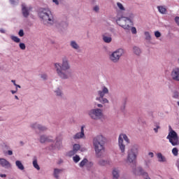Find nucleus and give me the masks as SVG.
Segmentation results:
<instances>
[{
  "label": "nucleus",
  "mask_w": 179,
  "mask_h": 179,
  "mask_svg": "<svg viewBox=\"0 0 179 179\" xmlns=\"http://www.w3.org/2000/svg\"><path fill=\"white\" fill-rule=\"evenodd\" d=\"M70 45H71V47L72 48H73L74 50H78V49H79V45H78V44L76 43V42L74 41H71Z\"/></svg>",
  "instance_id": "obj_24"
},
{
  "label": "nucleus",
  "mask_w": 179,
  "mask_h": 179,
  "mask_svg": "<svg viewBox=\"0 0 179 179\" xmlns=\"http://www.w3.org/2000/svg\"><path fill=\"white\" fill-rule=\"evenodd\" d=\"M16 92H17V90H16V91L11 90V93H12L13 94H15V93H16Z\"/></svg>",
  "instance_id": "obj_53"
},
{
  "label": "nucleus",
  "mask_w": 179,
  "mask_h": 179,
  "mask_svg": "<svg viewBox=\"0 0 179 179\" xmlns=\"http://www.w3.org/2000/svg\"><path fill=\"white\" fill-rule=\"evenodd\" d=\"M20 48L21 50H26V45L24 43H20Z\"/></svg>",
  "instance_id": "obj_36"
},
{
  "label": "nucleus",
  "mask_w": 179,
  "mask_h": 179,
  "mask_svg": "<svg viewBox=\"0 0 179 179\" xmlns=\"http://www.w3.org/2000/svg\"><path fill=\"white\" fill-rule=\"evenodd\" d=\"M38 15L41 19H43L45 22H48L49 24H54V16H52V13L49 8H41Z\"/></svg>",
  "instance_id": "obj_4"
},
{
  "label": "nucleus",
  "mask_w": 179,
  "mask_h": 179,
  "mask_svg": "<svg viewBox=\"0 0 179 179\" xmlns=\"http://www.w3.org/2000/svg\"><path fill=\"white\" fill-rule=\"evenodd\" d=\"M171 78L176 82H179V68L174 69L171 73Z\"/></svg>",
  "instance_id": "obj_12"
},
{
  "label": "nucleus",
  "mask_w": 179,
  "mask_h": 179,
  "mask_svg": "<svg viewBox=\"0 0 179 179\" xmlns=\"http://www.w3.org/2000/svg\"><path fill=\"white\" fill-rule=\"evenodd\" d=\"M145 166L148 169H149L150 166V162L145 161Z\"/></svg>",
  "instance_id": "obj_44"
},
{
  "label": "nucleus",
  "mask_w": 179,
  "mask_h": 179,
  "mask_svg": "<svg viewBox=\"0 0 179 179\" xmlns=\"http://www.w3.org/2000/svg\"><path fill=\"white\" fill-rule=\"evenodd\" d=\"M145 36L146 40H150V34H149V32L148 31L145 32Z\"/></svg>",
  "instance_id": "obj_35"
},
{
  "label": "nucleus",
  "mask_w": 179,
  "mask_h": 179,
  "mask_svg": "<svg viewBox=\"0 0 179 179\" xmlns=\"http://www.w3.org/2000/svg\"><path fill=\"white\" fill-rule=\"evenodd\" d=\"M62 139V138L61 137L57 138V143H56L57 144L55 148H58V145H61Z\"/></svg>",
  "instance_id": "obj_34"
},
{
  "label": "nucleus",
  "mask_w": 179,
  "mask_h": 179,
  "mask_svg": "<svg viewBox=\"0 0 179 179\" xmlns=\"http://www.w3.org/2000/svg\"><path fill=\"white\" fill-rule=\"evenodd\" d=\"M41 78L43 79V80H45V79H47V74L45 73L42 74Z\"/></svg>",
  "instance_id": "obj_42"
},
{
  "label": "nucleus",
  "mask_w": 179,
  "mask_h": 179,
  "mask_svg": "<svg viewBox=\"0 0 179 179\" xmlns=\"http://www.w3.org/2000/svg\"><path fill=\"white\" fill-rule=\"evenodd\" d=\"M79 150H80V152H85V150H86V148H81L80 145L74 144L73 146V150L69 152L68 155L70 157L73 156V155H76V153H78Z\"/></svg>",
  "instance_id": "obj_11"
},
{
  "label": "nucleus",
  "mask_w": 179,
  "mask_h": 179,
  "mask_svg": "<svg viewBox=\"0 0 179 179\" xmlns=\"http://www.w3.org/2000/svg\"><path fill=\"white\" fill-rule=\"evenodd\" d=\"M55 93H56V95H57V96H60V97L62 96V89L58 87V88L55 91Z\"/></svg>",
  "instance_id": "obj_27"
},
{
  "label": "nucleus",
  "mask_w": 179,
  "mask_h": 179,
  "mask_svg": "<svg viewBox=\"0 0 179 179\" xmlns=\"http://www.w3.org/2000/svg\"><path fill=\"white\" fill-rule=\"evenodd\" d=\"M122 179H125V178H122Z\"/></svg>",
  "instance_id": "obj_56"
},
{
  "label": "nucleus",
  "mask_w": 179,
  "mask_h": 179,
  "mask_svg": "<svg viewBox=\"0 0 179 179\" xmlns=\"http://www.w3.org/2000/svg\"><path fill=\"white\" fill-rule=\"evenodd\" d=\"M98 164H99V166H107V164H110V161L109 160L100 159L98 162Z\"/></svg>",
  "instance_id": "obj_21"
},
{
  "label": "nucleus",
  "mask_w": 179,
  "mask_h": 179,
  "mask_svg": "<svg viewBox=\"0 0 179 179\" xmlns=\"http://www.w3.org/2000/svg\"><path fill=\"white\" fill-rule=\"evenodd\" d=\"M8 155L9 156H12V155H13V152H12V150H8Z\"/></svg>",
  "instance_id": "obj_46"
},
{
  "label": "nucleus",
  "mask_w": 179,
  "mask_h": 179,
  "mask_svg": "<svg viewBox=\"0 0 179 179\" xmlns=\"http://www.w3.org/2000/svg\"><path fill=\"white\" fill-rule=\"evenodd\" d=\"M54 65L57 74L59 78L62 79H69V78H71V72L68 71L71 69V66L69 65L68 59H63L62 65L59 63H55Z\"/></svg>",
  "instance_id": "obj_2"
},
{
  "label": "nucleus",
  "mask_w": 179,
  "mask_h": 179,
  "mask_svg": "<svg viewBox=\"0 0 179 179\" xmlns=\"http://www.w3.org/2000/svg\"><path fill=\"white\" fill-rule=\"evenodd\" d=\"M122 55H124V49H117L110 55L109 58L112 62H118Z\"/></svg>",
  "instance_id": "obj_10"
},
{
  "label": "nucleus",
  "mask_w": 179,
  "mask_h": 179,
  "mask_svg": "<svg viewBox=\"0 0 179 179\" xmlns=\"http://www.w3.org/2000/svg\"><path fill=\"white\" fill-rule=\"evenodd\" d=\"M59 27H68V22H62L59 23Z\"/></svg>",
  "instance_id": "obj_31"
},
{
  "label": "nucleus",
  "mask_w": 179,
  "mask_h": 179,
  "mask_svg": "<svg viewBox=\"0 0 179 179\" xmlns=\"http://www.w3.org/2000/svg\"><path fill=\"white\" fill-rule=\"evenodd\" d=\"M22 10L23 16L27 17V16H29V8L26 7V4L23 3L22 5Z\"/></svg>",
  "instance_id": "obj_17"
},
{
  "label": "nucleus",
  "mask_w": 179,
  "mask_h": 179,
  "mask_svg": "<svg viewBox=\"0 0 179 179\" xmlns=\"http://www.w3.org/2000/svg\"><path fill=\"white\" fill-rule=\"evenodd\" d=\"M15 99H16V100H19V97H17V96H15Z\"/></svg>",
  "instance_id": "obj_55"
},
{
  "label": "nucleus",
  "mask_w": 179,
  "mask_h": 179,
  "mask_svg": "<svg viewBox=\"0 0 179 179\" xmlns=\"http://www.w3.org/2000/svg\"><path fill=\"white\" fill-rule=\"evenodd\" d=\"M155 37H157V38H159V37H160V36H162V34H160L159 32V31H157L155 32Z\"/></svg>",
  "instance_id": "obj_37"
},
{
  "label": "nucleus",
  "mask_w": 179,
  "mask_h": 179,
  "mask_svg": "<svg viewBox=\"0 0 179 179\" xmlns=\"http://www.w3.org/2000/svg\"><path fill=\"white\" fill-rule=\"evenodd\" d=\"M59 1L61 0H52V2H54L55 5H59Z\"/></svg>",
  "instance_id": "obj_43"
},
{
  "label": "nucleus",
  "mask_w": 179,
  "mask_h": 179,
  "mask_svg": "<svg viewBox=\"0 0 179 179\" xmlns=\"http://www.w3.org/2000/svg\"><path fill=\"white\" fill-rule=\"evenodd\" d=\"M133 52H134V54L136 55H141V49L139 48H138L136 46H134L133 48Z\"/></svg>",
  "instance_id": "obj_25"
},
{
  "label": "nucleus",
  "mask_w": 179,
  "mask_h": 179,
  "mask_svg": "<svg viewBox=\"0 0 179 179\" xmlns=\"http://www.w3.org/2000/svg\"><path fill=\"white\" fill-rule=\"evenodd\" d=\"M12 83H13L14 86L16 85V81L15 80H11Z\"/></svg>",
  "instance_id": "obj_50"
},
{
  "label": "nucleus",
  "mask_w": 179,
  "mask_h": 179,
  "mask_svg": "<svg viewBox=\"0 0 179 179\" xmlns=\"http://www.w3.org/2000/svg\"><path fill=\"white\" fill-rule=\"evenodd\" d=\"M15 164L19 170H24V166H23V164H22V162L16 161Z\"/></svg>",
  "instance_id": "obj_23"
},
{
  "label": "nucleus",
  "mask_w": 179,
  "mask_h": 179,
  "mask_svg": "<svg viewBox=\"0 0 179 179\" xmlns=\"http://www.w3.org/2000/svg\"><path fill=\"white\" fill-rule=\"evenodd\" d=\"M157 157L158 159V162L160 163H164V162H166V157H164V156H163L160 152L157 155Z\"/></svg>",
  "instance_id": "obj_19"
},
{
  "label": "nucleus",
  "mask_w": 179,
  "mask_h": 179,
  "mask_svg": "<svg viewBox=\"0 0 179 179\" xmlns=\"http://www.w3.org/2000/svg\"><path fill=\"white\" fill-rule=\"evenodd\" d=\"M18 34L20 37H23V36H24V32L23 31V29L20 30Z\"/></svg>",
  "instance_id": "obj_38"
},
{
  "label": "nucleus",
  "mask_w": 179,
  "mask_h": 179,
  "mask_svg": "<svg viewBox=\"0 0 179 179\" xmlns=\"http://www.w3.org/2000/svg\"><path fill=\"white\" fill-rule=\"evenodd\" d=\"M0 177H1L2 178H5L6 177V174H0Z\"/></svg>",
  "instance_id": "obj_47"
},
{
  "label": "nucleus",
  "mask_w": 179,
  "mask_h": 179,
  "mask_svg": "<svg viewBox=\"0 0 179 179\" xmlns=\"http://www.w3.org/2000/svg\"><path fill=\"white\" fill-rule=\"evenodd\" d=\"M93 9L94 12H99V10H100V8L99 7V6H95Z\"/></svg>",
  "instance_id": "obj_39"
},
{
  "label": "nucleus",
  "mask_w": 179,
  "mask_h": 179,
  "mask_svg": "<svg viewBox=\"0 0 179 179\" xmlns=\"http://www.w3.org/2000/svg\"><path fill=\"white\" fill-rule=\"evenodd\" d=\"M166 139H169L170 143L172 146H178L179 145V138L178 134L171 128V126H169V133L166 137Z\"/></svg>",
  "instance_id": "obj_5"
},
{
  "label": "nucleus",
  "mask_w": 179,
  "mask_h": 179,
  "mask_svg": "<svg viewBox=\"0 0 179 179\" xmlns=\"http://www.w3.org/2000/svg\"><path fill=\"white\" fill-rule=\"evenodd\" d=\"M108 93V89L106 87H102V90L98 91V96L96 99L98 101H100V103H103V104H106V103H108V99L104 98V95L107 94Z\"/></svg>",
  "instance_id": "obj_9"
},
{
  "label": "nucleus",
  "mask_w": 179,
  "mask_h": 179,
  "mask_svg": "<svg viewBox=\"0 0 179 179\" xmlns=\"http://www.w3.org/2000/svg\"><path fill=\"white\" fill-rule=\"evenodd\" d=\"M159 128H160V127L157 126V128L154 129L155 132H157V129H159Z\"/></svg>",
  "instance_id": "obj_49"
},
{
  "label": "nucleus",
  "mask_w": 179,
  "mask_h": 179,
  "mask_svg": "<svg viewBox=\"0 0 179 179\" xmlns=\"http://www.w3.org/2000/svg\"><path fill=\"white\" fill-rule=\"evenodd\" d=\"M113 179L120 178V170L118 168H114L112 171Z\"/></svg>",
  "instance_id": "obj_16"
},
{
  "label": "nucleus",
  "mask_w": 179,
  "mask_h": 179,
  "mask_svg": "<svg viewBox=\"0 0 179 179\" xmlns=\"http://www.w3.org/2000/svg\"><path fill=\"white\" fill-rule=\"evenodd\" d=\"M85 136V126L81 127V130L80 133H77L74 136V139H81V138H83Z\"/></svg>",
  "instance_id": "obj_14"
},
{
  "label": "nucleus",
  "mask_w": 179,
  "mask_h": 179,
  "mask_svg": "<svg viewBox=\"0 0 179 179\" xmlns=\"http://www.w3.org/2000/svg\"><path fill=\"white\" fill-rule=\"evenodd\" d=\"M138 146L134 145L128 150L127 162L129 163H135L136 157L138 156Z\"/></svg>",
  "instance_id": "obj_6"
},
{
  "label": "nucleus",
  "mask_w": 179,
  "mask_h": 179,
  "mask_svg": "<svg viewBox=\"0 0 179 179\" xmlns=\"http://www.w3.org/2000/svg\"><path fill=\"white\" fill-rule=\"evenodd\" d=\"M172 153L173 156H178V149L177 148H173L172 150Z\"/></svg>",
  "instance_id": "obj_32"
},
{
  "label": "nucleus",
  "mask_w": 179,
  "mask_h": 179,
  "mask_svg": "<svg viewBox=\"0 0 179 179\" xmlns=\"http://www.w3.org/2000/svg\"><path fill=\"white\" fill-rule=\"evenodd\" d=\"M103 40L105 43H110V41H113V38L111 36H107L106 35L103 36Z\"/></svg>",
  "instance_id": "obj_26"
},
{
  "label": "nucleus",
  "mask_w": 179,
  "mask_h": 179,
  "mask_svg": "<svg viewBox=\"0 0 179 179\" xmlns=\"http://www.w3.org/2000/svg\"><path fill=\"white\" fill-rule=\"evenodd\" d=\"M73 160L75 163H78V162L80 161V157H79L78 155H76L73 157Z\"/></svg>",
  "instance_id": "obj_33"
},
{
  "label": "nucleus",
  "mask_w": 179,
  "mask_h": 179,
  "mask_svg": "<svg viewBox=\"0 0 179 179\" xmlns=\"http://www.w3.org/2000/svg\"><path fill=\"white\" fill-rule=\"evenodd\" d=\"M173 97L175 99H178V94L176 93L174 95H173Z\"/></svg>",
  "instance_id": "obj_48"
},
{
  "label": "nucleus",
  "mask_w": 179,
  "mask_h": 179,
  "mask_svg": "<svg viewBox=\"0 0 179 179\" xmlns=\"http://www.w3.org/2000/svg\"><path fill=\"white\" fill-rule=\"evenodd\" d=\"M148 156L150 157H153V156H155V154H153V152H150L148 153Z\"/></svg>",
  "instance_id": "obj_45"
},
{
  "label": "nucleus",
  "mask_w": 179,
  "mask_h": 179,
  "mask_svg": "<svg viewBox=\"0 0 179 179\" xmlns=\"http://www.w3.org/2000/svg\"><path fill=\"white\" fill-rule=\"evenodd\" d=\"M124 141H125V142L127 143H129V139L128 138V136H127L126 134H122L119 136L118 145L122 155L125 153V145H124Z\"/></svg>",
  "instance_id": "obj_8"
},
{
  "label": "nucleus",
  "mask_w": 179,
  "mask_h": 179,
  "mask_svg": "<svg viewBox=\"0 0 179 179\" xmlns=\"http://www.w3.org/2000/svg\"><path fill=\"white\" fill-rule=\"evenodd\" d=\"M31 128H33L34 129H38L41 131H47V127L42 126L41 124H38L37 123H34L31 125Z\"/></svg>",
  "instance_id": "obj_13"
},
{
  "label": "nucleus",
  "mask_w": 179,
  "mask_h": 179,
  "mask_svg": "<svg viewBox=\"0 0 179 179\" xmlns=\"http://www.w3.org/2000/svg\"><path fill=\"white\" fill-rule=\"evenodd\" d=\"M1 33H5V31L3 29H0Z\"/></svg>",
  "instance_id": "obj_54"
},
{
  "label": "nucleus",
  "mask_w": 179,
  "mask_h": 179,
  "mask_svg": "<svg viewBox=\"0 0 179 179\" xmlns=\"http://www.w3.org/2000/svg\"><path fill=\"white\" fill-rule=\"evenodd\" d=\"M0 165L5 169H9L10 167V163L3 158L0 159Z\"/></svg>",
  "instance_id": "obj_15"
},
{
  "label": "nucleus",
  "mask_w": 179,
  "mask_h": 179,
  "mask_svg": "<svg viewBox=\"0 0 179 179\" xmlns=\"http://www.w3.org/2000/svg\"><path fill=\"white\" fill-rule=\"evenodd\" d=\"M10 1L13 5H15V3L19 2V0H10Z\"/></svg>",
  "instance_id": "obj_41"
},
{
  "label": "nucleus",
  "mask_w": 179,
  "mask_h": 179,
  "mask_svg": "<svg viewBox=\"0 0 179 179\" xmlns=\"http://www.w3.org/2000/svg\"><path fill=\"white\" fill-rule=\"evenodd\" d=\"M157 9H158L159 12L160 13H162L163 15H164V13H166V12H167V9L166 8V7H164L163 6H157Z\"/></svg>",
  "instance_id": "obj_22"
},
{
  "label": "nucleus",
  "mask_w": 179,
  "mask_h": 179,
  "mask_svg": "<svg viewBox=\"0 0 179 179\" xmlns=\"http://www.w3.org/2000/svg\"><path fill=\"white\" fill-rule=\"evenodd\" d=\"M104 142H106V138L103 136V135H98L94 138L93 146L94 148L96 157H102L103 153L106 152Z\"/></svg>",
  "instance_id": "obj_3"
},
{
  "label": "nucleus",
  "mask_w": 179,
  "mask_h": 179,
  "mask_svg": "<svg viewBox=\"0 0 179 179\" xmlns=\"http://www.w3.org/2000/svg\"><path fill=\"white\" fill-rule=\"evenodd\" d=\"M131 33L133 34H136L137 31H136V27H131Z\"/></svg>",
  "instance_id": "obj_40"
},
{
  "label": "nucleus",
  "mask_w": 179,
  "mask_h": 179,
  "mask_svg": "<svg viewBox=\"0 0 179 179\" xmlns=\"http://www.w3.org/2000/svg\"><path fill=\"white\" fill-rule=\"evenodd\" d=\"M88 114L92 120H101L103 118V110L100 108L92 109L88 112Z\"/></svg>",
  "instance_id": "obj_7"
},
{
  "label": "nucleus",
  "mask_w": 179,
  "mask_h": 179,
  "mask_svg": "<svg viewBox=\"0 0 179 179\" xmlns=\"http://www.w3.org/2000/svg\"><path fill=\"white\" fill-rule=\"evenodd\" d=\"M117 6L119 10H120L117 15L118 16H121L117 17L116 20L117 24L122 27V29H124L125 30H129L131 27L134 25V23L132 22V20L131 19L124 17V12L125 11V7H124V5L122 3L117 2Z\"/></svg>",
  "instance_id": "obj_1"
},
{
  "label": "nucleus",
  "mask_w": 179,
  "mask_h": 179,
  "mask_svg": "<svg viewBox=\"0 0 179 179\" xmlns=\"http://www.w3.org/2000/svg\"><path fill=\"white\" fill-rule=\"evenodd\" d=\"M61 173H62V169H55L53 176L55 178L58 179L59 178V174H61Z\"/></svg>",
  "instance_id": "obj_20"
},
{
  "label": "nucleus",
  "mask_w": 179,
  "mask_h": 179,
  "mask_svg": "<svg viewBox=\"0 0 179 179\" xmlns=\"http://www.w3.org/2000/svg\"><path fill=\"white\" fill-rule=\"evenodd\" d=\"M11 40L14 41L15 43H20V38H19L17 36H10Z\"/></svg>",
  "instance_id": "obj_28"
},
{
  "label": "nucleus",
  "mask_w": 179,
  "mask_h": 179,
  "mask_svg": "<svg viewBox=\"0 0 179 179\" xmlns=\"http://www.w3.org/2000/svg\"><path fill=\"white\" fill-rule=\"evenodd\" d=\"M97 107H99L100 108H101V107H103V105L99 103V104H97Z\"/></svg>",
  "instance_id": "obj_51"
},
{
  "label": "nucleus",
  "mask_w": 179,
  "mask_h": 179,
  "mask_svg": "<svg viewBox=\"0 0 179 179\" xmlns=\"http://www.w3.org/2000/svg\"><path fill=\"white\" fill-rule=\"evenodd\" d=\"M52 141L50 137H47L45 136H41L40 138L41 143H45L47 142H51Z\"/></svg>",
  "instance_id": "obj_18"
},
{
  "label": "nucleus",
  "mask_w": 179,
  "mask_h": 179,
  "mask_svg": "<svg viewBox=\"0 0 179 179\" xmlns=\"http://www.w3.org/2000/svg\"><path fill=\"white\" fill-rule=\"evenodd\" d=\"M15 86L16 87L17 90V87H19V89H20V85L16 84Z\"/></svg>",
  "instance_id": "obj_52"
},
{
  "label": "nucleus",
  "mask_w": 179,
  "mask_h": 179,
  "mask_svg": "<svg viewBox=\"0 0 179 179\" xmlns=\"http://www.w3.org/2000/svg\"><path fill=\"white\" fill-rule=\"evenodd\" d=\"M87 159H84L83 161L80 163V167H83L84 166H86L87 164Z\"/></svg>",
  "instance_id": "obj_30"
},
{
  "label": "nucleus",
  "mask_w": 179,
  "mask_h": 179,
  "mask_svg": "<svg viewBox=\"0 0 179 179\" xmlns=\"http://www.w3.org/2000/svg\"><path fill=\"white\" fill-rule=\"evenodd\" d=\"M33 166L36 170H40V166H38V164L37 163V159L33 161Z\"/></svg>",
  "instance_id": "obj_29"
}]
</instances>
